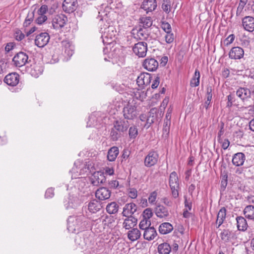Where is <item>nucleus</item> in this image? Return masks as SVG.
I'll return each instance as SVG.
<instances>
[{
	"label": "nucleus",
	"mask_w": 254,
	"mask_h": 254,
	"mask_svg": "<svg viewBox=\"0 0 254 254\" xmlns=\"http://www.w3.org/2000/svg\"><path fill=\"white\" fill-rule=\"evenodd\" d=\"M62 44L64 54L68 57L72 56L74 53L73 46L67 41H63Z\"/></svg>",
	"instance_id": "obj_28"
},
{
	"label": "nucleus",
	"mask_w": 254,
	"mask_h": 254,
	"mask_svg": "<svg viewBox=\"0 0 254 254\" xmlns=\"http://www.w3.org/2000/svg\"><path fill=\"white\" fill-rule=\"evenodd\" d=\"M107 218V216H105L104 215H102V216H101L97 219L92 220V227H93V226L96 227V225H98L99 226L101 224H103L105 222H106V219Z\"/></svg>",
	"instance_id": "obj_43"
},
{
	"label": "nucleus",
	"mask_w": 254,
	"mask_h": 254,
	"mask_svg": "<svg viewBox=\"0 0 254 254\" xmlns=\"http://www.w3.org/2000/svg\"><path fill=\"white\" fill-rule=\"evenodd\" d=\"M119 153V150L118 147L116 146H113L111 147L108 151L107 159H109L110 157H111V159H116Z\"/></svg>",
	"instance_id": "obj_40"
},
{
	"label": "nucleus",
	"mask_w": 254,
	"mask_h": 254,
	"mask_svg": "<svg viewBox=\"0 0 254 254\" xmlns=\"http://www.w3.org/2000/svg\"><path fill=\"white\" fill-rule=\"evenodd\" d=\"M158 251L159 254H169L171 251V248L168 243H164L158 246Z\"/></svg>",
	"instance_id": "obj_32"
},
{
	"label": "nucleus",
	"mask_w": 254,
	"mask_h": 254,
	"mask_svg": "<svg viewBox=\"0 0 254 254\" xmlns=\"http://www.w3.org/2000/svg\"><path fill=\"white\" fill-rule=\"evenodd\" d=\"M162 202L167 206L171 207L173 205V199L168 197H164L162 199Z\"/></svg>",
	"instance_id": "obj_54"
},
{
	"label": "nucleus",
	"mask_w": 254,
	"mask_h": 254,
	"mask_svg": "<svg viewBox=\"0 0 254 254\" xmlns=\"http://www.w3.org/2000/svg\"><path fill=\"white\" fill-rule=\"evenodd\" d=\"M87 206L88 210L91 213L97 212L102 208L101 204L96 199H93L90 201Z\"/></svg>",
	"instance_id": "obj_24"
},
{
	"label": "nucleus",
	"mask_w": 254,
	"mask_h": 254,
	"mask_svg": "<svg viewBox=\"0 0 254 254\" xmlns=\"http://www.w3.org/2000/svg\"><path fill=\"white\" fill-rule=\"evenodd\" d=\"M122 137V133L117 130L113 127L110 130V137L113 141H117L120 138Z\"/></svg>",
	"instance_id": "obj_39"
},
{
	"label": "nucleus",
	"mask_w": 254,
	"mask_h": 254,
	"mask_svg": "<svg viewBox=\"0 0 254 254\" xmlns=\"http://www.w3.org/2000/svg\"><path fill=\"white\" fill-rule=\"evenodd\" d=\"M28 56L23 52H20L17 53L12 58L13 64L16 67H21L28 63Z\"/></svg>",
	"instance_id": "obj_6"
},
{
	"label": "nucleus",
	"mask_w": 254,
	"mask_h": 254,
	"mask_svg": "<svg viewBox=\"0 0 254 254\" xmlns=\"http://www.w3.org/2000/svg\"><path fill=\"white\" fill-rule=\"evenodd\" d=\"M15 37L16 40L20 41L24 38L25 35L20 30H17L15 32Z\"/></svg>",
	"instance_id": "obj_61"
},
{
	"label": "nucleus",
	"mask_w": 254,
	"mask_h": 254,
	"mask_svg": "<svg viewBox=\"0 0 254 254\" xmlns=\"http://www.w3.org/2000/svg\"><path fill=\"white\" fill-rule=\"evenodd\" d=\"M143 218L145 219H147L150 220V218L152 217L153 215V213L151 209L150 208H146L145 209L143 212Z\"/></svg>",
	"instance_id": "obj_48"
},
{
	"label": "nucleus",
	"mask_w": 254,
	"mask_h": 254,
	"mask_svg": "<svg viewBox=\"0 0 254 254\" xmlns=\"http://www.w3.org/2000/svg\"><path fill=\"white\" fill-rule=\"evenodd\" d=\"M173 230L172 225L169 222H164L161 224L159 227V232L161 234H167Z\"/></svg>",
	"instance_id": "obj_30"
},
{
	"label": "nucleus",
	"mask_w": 254,
	"mask_h": 254,
	"mask_svg": "<svg viewBox=\"0 0 254 254\" xmlns=\"http://www.w3.org/2000/svg\"><path fill=\"white\" fill-rule=\"evenodd\" d=\"M161 28L166 32L168 33L172 31L171 25L165 21H161Z\"/></svg>",
	"instance_id": "obj_47"
},
{
	"label": "nucleus",
	"mask_w": 254,
	"mask_h": 254,
	"mask_svg": "<svg viewBox=\"0 0 254 254\" xmlns=\"http://www.w3.org/2000/svg\"><path fill=\"white\" fill-rule=\"evenodd\" d=\"M143 66L146 70L153 71L157 69L158 63L154 58H147L144 61Z\"/></svg>",
	"instance_id": "obj_17"
},
{
	"label": "nucleus",
	"mask_w": 254,
	"mask_h": 254,
	"mask_svg": "<svg viewBox=\"0 0 254 254\" xmlns=\"http://www.w3.org/2000/svg\"><path fill=\"white\" fill-rule=\"evenodd\" d=\"M104 176L109 175L112 176L114 174V169L113 167H106L104 168Z\"/></svg>",
	"instance_id": "obj_53"
},
{
	"label": "nucleus",
	"mask_w": 254,
	"mask_h": 254,
	"mask_svg": "<svg viewBox=\"0 0 254 254\" xmlns=\"http://www.w3.org/2000/svg\"><path fill=\"white\" fill-rule=\"evenodd\" d=\"M236 95L244 101L251 97V91L247 88L240 87L236 91Z\"/></svg>",
	"instance_id": "obj_25"
},
{
	"label": "nucleus",
	"mask_w": 254,
	"mask_h": 254,
	"mask_svg": "<svg viewBox=\"0 0 254 254\" xmlns=\"http://www.w3.org/2000/svg\"><path fill=\"white\" fill-rule=\"evenodd\" d=\"M47 19V17L45 15H39L36 19V22L40 25L43 24Z\"/></svg>",
	"instance_id": "obj_58"
},
{
	"label": "nucleus",
	"mask_w": 254,
	"mask_h": 254,
	"mask_svg": "<svg viewBox=\"0 0 254 254\" xmlns=\"http://www.w3.org/2000/svg\"><path fill=\"white\" fill-rule=\"evenodd\" d=\"M122 114L126 120H133L138 115L137 106L128 103L123 108Z\"/></svg>",
	"instance_id": "obj_3"
},
{
	"label": "nucleus",
	"mask_w": 254,
	"mask_h": 254,
	"mask_svg": "<svg viewBox=\"0 0 254 254\" xmlns=\"http://www.w3.org/2000/svg\"><path fill=\"white\" fill-rule=\"evenodd\" d=\"M132 50L138 57L143 58L146 55L147 44L144 42H139L134 45Z\"/></svg>",
	"instance_id": "obj_7"
},
{
	"label": "nucleus",
	"mask_w": 254,
	"mask_h": 254,
	"mask_svg": "<svg viewBox=\"0 0 254 254\" xmlns=\"http://www.w3.org/2000/svg\"><path fill=\"white\" fill-rule=\"evenodd\" d=\"M244 213L246 218L249 219H254V206L248 205L244 210Z\"/></svg>",
	"instance_id": "obj_35"
},
{
	"label": "nucleus",
	"mask_w": 254,
	"mask_h": 254,
	"mask_svg": "<svg viewBox=\"0 0 254 254\" xmlns=\"http://www.w3.org/2000/svg\"><path fill=\"white\" fill-rule=\"evenodd\" d=\"M218 141L221 144L222 148L224 150H227L230 145V141L228 139H224L223 140L221 138L220 140Z\"/></svg>",
	"instance_id": "obj_51"
},
{
	"label": "nucleus",
	"mask_w": 254,
	"mask_h": 254,
	"mask_svg": "<svg viewBox=\"0 0 254 254\" xmlns=\"http://www.w3.org/2000/svg\"><path fill=\"white\" fill-rule=\"evenodd\" d=\"M136 34L134 33L135 30L133 29V34L135 35L134 38L137 40H145L148 37V34L147 32L146 29L139 27L138 29H136Z\"/></svg>",
	"instance_id": "obj_26"
},
{
	"label": "nucleus",
	"mask_w": 254,
	"mask_h": 254,
	"mask_svg": "<svg viewBox=\"0 0 254 254\" xmlns=\"http://www.w3.org/2000/svg\"><path fill=\"white\" fill-rule=\"evenodd\" d=\"M137 210V205L134 203H129L126 204L123 208L122 215L123 216L127 217L132 216Z\"/></svg>",
	"instance_id": "obj_20"
},
{
	"label": "nucleus",
	"mask_w": 254,
	"mask_h": 254,
	"mask_svg": "<svg viewBox=\"0 0 254 254\" xmlns=\"http://www.w3.org/2000/svg\"><path fill=\"white\" fill-rule=\"evenodd\" d=\"M165 38L166 42L168 44L172 43L174 40V34L171 32L166 33Z\"/></svg>",
	"instance_id": "obj_52"
},
{
	"label": "nucleus",
	"mask_w": 254,
	"mask_h": 254,
	"mask_svg": "<svg viewBox=\"0 0 254 254\" xmlns=\"http://www.w3.org/2000/svg\"><path fill=\"white\" fill-rule=\"evenodd\" d=\"M123 223V228L127 230L134 227L137 224V219L132 216H127Z\"/></svg>",
	"instance_id": "obj_23"
},
{
	"label": "nucleus",
	"mask_w": 254,
	"mask_h": 254,
	"mask_svg": "<svg viewBox=\"0 0 254 254\" xmlns=\"http://www.w3.org/2000/svg\"><path fill=\"white\" fill-rule=\"evenodd\" d=\"M235 36L234 34L230 35L224 41L225 45L228 46L232 43L235 39Z\"/></svg>",
	"instance_id": "obj_56"
},
{
	"label": "nucleus",
	"mask_w": 254,
	"mask_h": 254,
	"mask_svg": "<svg viewBox=\"0 0 254 254\" xmlns=\"http://www.w3.org/2000/svg\"><path fill=\"white\" fill-rule=\"evenodd\" d=\"M54 195V189L53 188H50L47 190L45 196L46 198H48L52 197Z\"/></svg>",
	"instance_id": "obj_62"
},
{
	"label": "nucleus",
	"mask_w": 254,
	"mask_h": 254,
	"mask_svg": "<svg viewBox=\"0 0 254 254\" xmlns=\"http://www.w3.org/2000/svg\"><path fill=\"white\" fill-rule=\"evenodd\" d=\"M160 83V77L158 75L155 76L154 79L153 81V83L151 85V88L152 89H156L158 87Z\"/></svg>",
	"instance_id": "obj_59"
},
{
	"label": "nucleus",
	"mask_w": 254,
	"mask_h": 254,
	"mask_svg": "<svg viewBox=\"0 0 254 254\" xmlns=\"http://www.w3.org/2000/svg\"><path fill=\"white\" fill-rule=\"evenodd\" d=\"M163 10L167 13H169L170 11V5L168 2V0H164V2L162 5Z\"/></svg>",
	"instance_id": "obj_55"
},
{
	"label": "nucleus",
	"mask_w": 254,
	"mask_h": 254,
	"mask_svg": "<svg viewBox=\"0 0 254 254\" xmlns=\"http://www.w3.org/2000/svg\"><path fill=\"white\" fill-rule=\"evenodd\" d=\"M244 50L239 47H235L231 49L229 53V58L231 59L238 60L243 57Z\"/></svg>",
	"instance_id": "obj_19"
},
{
	"label": "nucleus",
	"mask_w": 254,
	"mask_h": 254,
	"mask_svg": "<svg viewBox=\"0 0 254 254\" xmlns=\"http://www.w3.org/2000/svg\"><path fill=\"white\" fill-rule=\"evenodd\" d=\"M80 200L77 197L76 194L69 193L67 197H65L64 200V204L66 210L75 209L80 205Z\"/></svg>",
	"instance_id": "obj_5"
},
{
	"label": "nucleus",
	"mask_w": 254,
	"mask_h": 254,
	"mask_svg": "<svg viewBox=\"0 0 254 254\" xmlns=\"http://www.w3.org/2000/svg\"><path fill=\"white\" fill-rule=\"evenodd\" d=\"M158 155L156 151H150L148 154L145 157V159H157Z\"/></svg>",
	"instance_id": "obj_64"
},
{
	"label": "nucleus",
	"mask_w": 254,
	"mask_h": 254,
	"mask_svg": "<svg viewBox=\"0 0 254 254\" xmlns=\"http://www.w3.org/2000/svg\"><path fill=\"white\" fill-rule=\"evenodd\" d=\"M49 40L50 36L48 33H41L36 36L35 44L38 47L43 48L48 43Z\"/></svg>",
	"instance_id": "obj_11"
},
{
	"label": "nucleus",
	"mask_w": 254,
	"mask_h": 254,
	"mask_svg": "<svg viewBox=\"0 0 254 254\" xmlns=\"http://www.w3.org/2000/svg\"><path fill=\"white\" fill-rule=\"evenodd\" d=\"M226 215V209L225 207L221 208L219 211L216 219V228H219L223 223Z\"/></svg>",
	"instance_id": "obj_29"
},
{
	"label": "nucleus",
	"mask_w": 254,
	"mask_h": 254,
	"mask_svg": "<svg viewBox=\"0 0 254 254\" xmlns=\"http://www.w3.org/2000/svg\"><path fill=\"white\" fill-rule=\"evenodd\" d=\"M157 194L158 193L156 191H153L150 193L148 200L151 205H155L156 204Z\"/></svg>",
	"instance_id": "obj_46"
},
{
	"label": "nucleus",
	"mask_w": 254,
	"mask_h": 254,
	"mask_svg": "<svg viewBox=\"0 0 254 254\" xmlns=\"http://www.w3.org/2000/svg\"><path fill=\"white\" fill-rule=\"evenodd\" d=\"M152 78V77L149 73L145 72L141 73L136 79V83L140 88H143L144 86L149 85Z\"/></svg>",
	"instance_id": "obj_9"
},
{
	"label": "nucleus",
	"mask_w": 254,
	"mask_h": 254,
	"mask_svg": "<svg viewBox=\"0 0 254 254\" xmlns=\"http://www.w3.org/2000/svg\"><path fill=\"white\" fill-rule=\"evenodd\" d=\"M156 215L160 218L166 219L169 215L168 209L162 205H158L155 209Z\"/></svg>",
	"instance_id": "obj_22"
},
{
	"label": "nucleus",
	"mask_w": 254,
	"mask_h": 254,
	"mask_svg": "<svg viewBox=\"0 0 254 254\" xmlns=\"http://www.w3.org/2000/svg\"><path fill=\"white\" fill-rule=\"evenodd\" d=\"M156 7V0H145L141 5V8L146 11V13L154 10Z\"/></svg>",
	"instance_id": "obj_21"
},
{
	"label": "nucleus",
	"mask_w": 254,
	"mask_h": 254,
	"mask_svg": "<svg viewBox=\"0 0 254 254\" xmlns=\"http://www.w3.org/2000/svg\"><path fill=\"white\" fill-rule=\"evenodd\" d=\"M114 29L112 26H109L105 29L104 34L102 35L104 44H109L112 43L113 38L115 37L116 32H114Z\"/></svg>",
	"instance_id": "obj_13"
},
{
	"label": "nucleus",
	"mask_w": 254,
	"mask_h": 254,
	"mask_svg": "<svg viewBox=\"0 0 254 254\" xmlns=\"http://www.w3.org/2000/svg\"><path fill=\"white\" fill-rule=\"evenodd\" d=\"M245 160H231V161L233 165L236 166L244 165L245 168H247L249 167V166L245 165Z\"/></svg>",
	"instance_id": "obj_50"
},
{
	"label": "nucleus",
	"mask_w": 254,
	"mask_h": 254,
	"mask_svg": "<svg viewBox=\"0 0 254 254\" xmlns=\"http://www.w3.org/2000/svg\"><path fill=\"white\" fill-rule=\"evenodd\" d=\"M48 6L46 5H42L38 10L37 13L38 15H45L48 11Z\"/></svg>",
	"instance_id": "obj_60"
},
{
	"label": "nucleus",
	"mask_w": 254,
	"mask_h": 254,
	"mask_svg": "<svg viewBox=\"0 0 254 254\" xmlns=\"http://www.w3.org/2000/svg\"><path fill=\"white\" fill-rule=\"evenodd\" d=\"M231 232L228 230H224L220 234L221 239L225 241L228 242L231 236Z\"/></svg>",
	"instance_id": "obj_44"
},
{
	"label": "nucleus",
	"mask_w": 254,
	"mask_h": 254,
	"mask_svg": "<svg viewBox=\"0 0 254 254\" xmlns=\"http://www.w3.org/2000/svg\"><path fill=\"white\" fill-rule=\"evenodd\" d=\"M140 23L143 25V28L147 29L152 24V21L150 17H142L140 19Z\"/></svg>",
	"instance_id": "obj_41"
},
{
	"label": "nucleus",
	"mask_w": 254,
	"mask_h": 254,
	"mask_svg": "<svg viewBox=\"0 0 254 254\" xmlns=\"http://www.w3.org/2000/svg\"><path fill=\"white\" fill-rule=\"evenodd\" d=\"M128 196L131 198H135L137 196V191L135 189L130 188L128 190Z\"/></svg>",
	"instance_id": "obj_57"
},
{
	"label": "nucleus",
	"mask_w": 254,
	"mask_h": 254,
	"mask_svg": "<svg viewBox=\"0 0 254 254\" xmlns=\"http://www.w3.org/2000/svg\"><path fill=\"white\" fill-rule=\"evenodd\" d=\"M227 174L225 173H222L221 175V189L224 190L227 185Z\"/></svg>",
	"instance_id": "obj_42"
},
{
	"label": "nucleus",
	"mask_w": 254,
	"mask_h": 254,
	"mask_svg": "<svg viewBox=\"0 0 254 254\" xmlns=\"http://www.w3.org/2000/svg\"><path fill=\"white\" fill-rule=\"evenodd\" d=\"M242 26L244 29L249 32L254 31V18L246 16L242 19Z\"/></svg>",
	"instance_id": "obj_18"
},
{
	"label": "nucleus",
	"mask_w": 254,
	"mask_h": 254,
	"mask_svg": "<svg viewBox=\"0 0 254 254\" xmlns=\"http://www.w3.org/2000/svg\"><path fill=\"white\" fill-rule=\"evenodd\" d=\"M171 125V121H166L164 120V125H163V133L168 134L170 131V127Z\"/></svg>",
	"instance_id": "obj_49"
},
{
	"label": "nucleus",
	"mask_w": 254,
	"mask_h": 254,
	"mask_svg": "<svg viewBox=\"0 0 254 254\" xmlns=\"http://www.w3.org/2000/svg\"><path fill=\"white\" fill-rule=\"evenodd\" d=\"M67 21V18L64 14L57 15L53 18L52 25L54 29H59L63 28Z\"/></svg>",
	"instance_id": "obj_8"
},
{
	"label": "nucleus",
	"mask_w": 254,
	"mask_h": 254,
	"mask_svg": "<svg viewBox=\"0 0 254 254\" xmlns=\"http://www.w3.org/2000/svg\"><path fill=\"white\" fill-rule=\"evenodd\" d=\"M157 235V232L153 227H149L146 229L143 234L144 238L148 241H151L154 239Z\"/></svg>",
	"instance_id": "obj_27"
},
{
	"label": "nucleus",
	"mask_w": 254,
	"mask_h": 254,
	"mask_svg": "<svg viewBox=\"0 0 254 254\" xmlns=\"http://www.w3.org/2000/svg\"><path fill=\"white\" fill-rule=\"evenodd\" d=\"M43 71V67L39 64H34L30 70L32 76L37 77L41 75Z\"/></svg>",
	"instance_id": "obj_33"
},
{
	"label": "nucleus",
	"mask_w": 254,
	"mask_h": 254,
	"mask_svg": "<svg viewBox=\"0 0 254 254\" xmlns=\"http://www.w3.org/2000/svg\"><path fill=\"white\" fill-rule=\"evenodd\" d=\"M141 233L139 230L137 228H134L128 233V238L131 241L137 240L140 238Z\"/></svg>",
	"instance_id": "obj_34"
},
{
	"label": "nucleus",
	"mask_w": 254,
	"mask_h": 254,
	"mask_svg": "<svg viewBox=\"0 0 254 254\" xmlns=\"http://www.w3.org/2000/svg\"><path fill=\"white\" fill-rule=\"evenodd\" d=\"M111 193V192L108 189L101 187L96 191L95 196L99 200H105L110 197Z\"/></svg>",
	"instance_id": "obj_16"
},
{
	"label": "nucleus",
	"mask_w": 254,
	"mask_h": 254,
	"mask_svg": "<svg viewBox=\"0 0 254 254\" xmlns=\"http://www.w3.org/2000/svg\"><path fill=\"white\" fill-rule=\"evenodd\" d=\"M169 186L172 197L174 199L177 198L179 195L180 184L177 174L175 172H172L170 175Z\"/></svg>",
	"instance_id": "obj_4"
},
{
	"label": "nucleus",
	"mask_w": 254,
	"mask_h": 254,
	"mask_svg": "<svg viewBox=\"0 0 254 254\" xmlns=\"http://www.w3.org/2000/svg\"><path fill=\"white\" fill-rule=\"evenodd\" d=\"M128 137L129 140H134L138 135V131L137 127L135 125H132L128 128Z\"/></svg>",
	"instance_id": "obj_38"
},
{
	"label": "nucleus",
	"mask_w": 254,
	"mask_h": 254,
	"mask_svg": "<svg viewBox=\"0 0 254 254\" xmlns=\"http://www.w3.org/2000/svg\"><path fill=\"white\" fill-rule=\"evenodd\" d=\"M85 217L81 214L70 216L67 219V229L71 233H77L81 231L85 226Z\"/></svg>",
	"instance_id": "obj_1"
},
{
	"label": "nucleus",
	"mask_w": 254,
	"mask_h": 254,
	"mask_svg": "<svg viewBox=\"0 0 254 254\" xmlns=\"http://www.w3.org/2000/svg\"><path fill=\"white\" fill-rule=\"evenodd\" d=\"M92 173V176L90 178V182L93 186H98L105 182V177L102 172L94 171Z\"/></svg>",
	"instance_id": "obj_10"
},
{
	"label": "nucleus",
	"mask_w": 254,
	"mask_h": 254,
	"mask_svg": "<svg viewBox=\"0 0 254 254\" xmlns=\"http://www.w3.org/2000/svg\"><path fill=\"white\" fill-rule=\"evenodd\" d=\"M20 76L16 72H11L6 75L4 82L9 86H15L19 82Z\"/></svg>",
	"instance_id": "obj_12"
},
{
	"label": "nucleus",
	"mask_w": 254,
	"mask_h": 254,
	"mask_svg": "<svg viewBox=\"0 0 254 254\" xmlns=\"http://www.w3.org/2000/svg\"><path fill=\"white\" fill-rule=\"evenodd\" d=\"M233 154L229 150H224L222 152V159H229L230 157H232Z\"/></svg>",
	"instance_id": "obj_63"
},
{
	"label": "nucleus",
	"mask_w": 254,
	"mask_h": 254,
	"mask_svg": "<svg viewBox=\"0 0 254 254\" xmlns=\"http://www.w3.org/2000/svg\"><path fill=\"white\" fill-rule=\"evenodd\" d=\"M237 225L238 229L240 231H245L247 229L248 224L246 220L242 216H238L236 218Z\"/></svg>",
	"instance_id": "obj_31"
},
{
	"label": "nucleus",
	"mask_w": 254,
	"mask_h": 254,
	"mask_svg": "<svg viewBox=\"0 0 254 254\" xmlns=\"http://www.w3.org/2000/svg\"><path fill=\"white\" fill-rule=\"evenodd\" d=\"M119 205L116 202H112L107 204L106 206L107 212L110 214H116L118 212Z\"/></svg>",
	"instance_id": "obj_37"
},
{
	"label": "nucleus",
	"mask_w": 254,
	"mask_h": 254,
	"mask_svg": "<svg viewBox=\"0 0 254 254\" xmlns=\"http://www.w3.org/2000/svg\"><path fill=\"white\" fill-rule=\"evenodd\" d=\"M200 72L196 69L192 78L190 81V85L192 87L198 86L199 84Z\"/></svg>",
	"instance_id": "obj_36"
},
{
	"label": "nucleus",
	"mask_w": 254,
	"mask_h": 254,
	"mask_svg": "<svg viewBox=\"0 0 254 254\" xmlns=\"http://www.w3.org/2000/svg\"><path fill=\"white\" fill-rule=\"evenodd\" d=\"M151 225V222L150 220L142 219L139 223V227L140 229L145 230L146 229L149 228V226Z\"/></svg>",
	"instance_id": "obj_45"
},
{
	"label": "nucleus",
	"mask_w": 254,
	"mask_h": 254,
	"mask_svg": "<svg viewBox=\"0 0 254 254\" xmlns=\"http://www.w3.org/2000/svg\"><path fill=\"white\" fill-rule=\"evenodd\" d=\"M78 6L77 0H64L63 3V9L67 13H71L76 10Z\"/></svg>",
	"instance_id": "obj_15"
},
{
	"label": "nucleus",
	"mask_w": 254,
	"mask_h": 254,
	"mask_svg": "<svg viewBox=\"0 0 254 254\" xmlns=\"http://www.w3.org/2000/svg\"><path fill=\"white\" fill-rule=\"evenodd\" d=\"M129 126L128 121L125 119H119L114 122L113 127L116 129L123 133L126 131Z\"/></svg>",
	"instance_id": "obj_14"
},
{
	"label": "nucleus",
	"mask_w": 254,
	"mask_h": 254,
	"mask_svg": "<svg viewBox=\"0 0 254 254\" xmlns=\"http://www.w3.org/2000/svg\"><path fill=\"white\" fill-rule=\"evenodd\" d=\"M93 160H89L88 161H83V160H77L74 163V166L77 168V172L80 175H87L92 174L97 170V165H95Z\"/></svg>",
	"instance_id": "obj_2"
}]
</instances>
